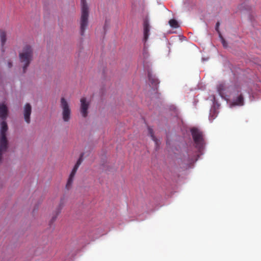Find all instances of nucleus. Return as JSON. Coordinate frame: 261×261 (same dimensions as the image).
Listing matches in <instances>:
<instances>
[{"label": "nucleus", "mask_w": 261, "mask_h": 261, "mask_svg": "<svg viewBox=\"0 0 261 261\" xmlns=\"http://www.w3.org/2000/svg\"><path fill=\"white\" fill-rule=\"evenodd\" d=\"M20 63L23 65V72H26L28 67L33 60V50L32 46L29 44L25 45L21 53L19 54Z\"/></svg>", "instance_id": "1"}, {"label": "nucleus", "mask_w": 261, "mask_h": 261, "mask_svg": "<svg viewBox=\"0 0 261 261\" xmlns=\"http://www.w3.org/2000/svg\"><path fill=\"white\" fill-rule=\"evenodd\" d=\"M82 14L80 19V34L84 36L88 24L89 8L86 0H81Z\"/></svg>", "instance_id": "2"}, {"label": "nucleus", "mask_w": 261, "mask_h": 261, "mask_svg": "<svg viewBox=\"0 0 261 261\" xmlns=\"http://www.w3.org/2000/svg\"><path fill=\"white\" fill-rule=\"evenodd\" d=\"M8 126L6 121L3 120L1 123V137H0V161L3 151H6L8 148V140L6 137V132Z\"/></svg>", "instance_id": "3"}, {"label": "nucleus", "mask_w": 261, "mask_h": 261, "mask_svg": "<svg viewBox=\"0 0 261 261\" xmlns=\"http://www.w3.org/2000/svg\"><path fill=\"white\" fill-rule=\"evenodd\" d=\"M60 107L62 111L61 115L63 121L69 122L71 119V109L69 102L64 97L61 98Z\"/></svg>", "instance_id": "4"}, {"label": "nucleus", "mask_w": 261, "mask_h": 261, "mask_svg": "<svg viewBox=\"0 0 261 261\" xmlns=\"http://www.w3.org/2000/svg\"><path fill=\"white\" fill-rule=\"evenodd\" d=\"M191 132L196 147L199 149L202 148L204 144L202 132L194 127L191 129Z\"/></svg>", "instance_id": "5"}, {"label": "nucleus", "mask_w": 261, "mask_h": 261, "mask_svg": "<svg viewBox=\"0 0 261 261\" xmlns=\"http://www.w3.org/2000/svg\"><path fill=\"white\" fill-rule=\"evenodd\" d=\"M83 156H84V154L81 153L79 159H78L77 161L76 162L75 165H74V166L69 175L67 184L66 185V188L68 190L71 187L75 174L79 166H80V165L81 164V163H82V162L83 161Z\"/></svg>", "instance_id": "6"}, {"label": "nucleus", "mask_w": 261, "mask_h": 261, "mask_svg": "<svg viewBox=\"0 0 261 261\" xmlns=\"http://www.w3.org/2000/svg\"><path fill=\"white\" fill-rule=\"evenodd\" d=\"M80 101L81 103L80 108L81 113L84 117H86L88 115L89 102L86 101V99L85 97L82 98Z\"/></svg>", "instance_id": "7"}, {"label": "nucleus", "mask_w": 261, "mask_h": 261, "mask_svg": "<svg viewBox=\"0 0 261 261\" xmlns=\"http://www.w3.org/2000/svg\"><path fill=\"white\" fill-rule=\"evenodd\" d=\"M148 77L152 88L156 89L160 83L159 80L155 77V75L150 71H148Z\"/></svg>", "instance_id": "8"}, {"label": "nucleus", "mask_w": 261, "mask_h": 261, "mask_svg": "<svg viewBox=\"0 0 261 261\" xmlns=\"http://www.w3.org/2000/svg\"><path fill=\"white\" fill-rule=\"evenodd\" d=\"M32 112V107L30 103H26L24 107V118L27 123L30 122V115Z\"/></svg>", "instance_id": "9"}, {"label": "nucleus", "mask_w": 261, "mask_h": 261, "mask_svg": "<svg viewBox=\"0 0 261 261\" xmlns=\"http://www.w3.org/2000/svg\"><path fill=\"white\" fill-rule=\"evenodd\" d=\"M150 24L147 18H145L143 21L144 40L146 42L149 35Z\"/></svg>", "instance_id": "10"}, {"label": "nucleus", "mask_w": 261, "mask_h": 261, "mask_svg": "<svg viewBox=\"0 0 261 261\" xmlns=\"http://www.w3.org/2000/svg\"><path fill=\"white\" fill-rule=\"evenodd\" d=\"M8 113V108L4 103H0V118L5 120L6 119Z\"/></svg>", "instance_id": "11"}, {"label": "nucleus", "mask_w": 261, "mask_h": 261, "mask_svg": "<svg viewBox=\"0 0 261 261\" xmlns=\"http://www.w3.org/2000/svg\"><path fill=\"white\" fill-rule=\"evenodd\" d=\"M63 206V203L62 202H61V203H60V204L59 205V207L57 208V211H56L55 215L52 217V218L50 221V223H49L50 225H51V224H53L55 221L58 215L61 213V211Z\"/></svg>", "instance_id": "12"}, {"label": "nucleus", "mask_w": 261, "mask_h": 261, "mask_svg": "<svg viewBox=\"0 0 261 261\" xmlns=\"http://www.w3.org/2000/svg\"><path fill=\"white\" fill-rule=\"evenodd\" d=\"M234 105L242 106L244 104V98L242 95H239L233 101Z\"/></svg>", "instance_id": "13"}, {"label": "nucleus", "mask_w": 261, "mask_h": 261, "mask_svg": "<svg viewBox=\"0 0 261 261\" xmlns=\"http://www.w3.org/2000/svg\"><path fill=\"white\" fill-rule=\"evenodd\" d=\"M0 37L2 45L3 46L6 41V34L5 31L0 30Z\"/></svg>", "instance_id": "14"}, {"label": "nucleus", "mask_w": 261, "mask_h": 261, "mask_svg": "<svg viewBox=\"0 0 261 261\" xmlns=\"http://www.w3.org/2000/svg\"><path fill=\"white\" fill-rule=\"evenodd\" d=\"M225 85L224 83H220L217 86L218 91L221 95L223 94V91L225 90Z\"/></svg>", "instance_id": "15"}, {"label": "nucleus", "mask_w": 261, "mask_h": 261, "mask_svg": "<svg viewBox=\"0 0 261 261\" xmlns=\"http://www.w3.org/2000/svg\"><path fill=\"white\" fill-rule=\"evenodd\" d=\"M169 23L170 27L173 28H177L179 27L177 21L174 19H170Z\"/></svg>", "instance_id": "16"}, {"label": "nucleus", "mask_w": 261, "mask_h": 261, "mask_svg": "<svg viewBox=\"0 0 261 261\" xmlns=\"http://www.w3.org/2000/svg\"><path fill=\"white\" fill-rule=\"evenodd\" d=\"M148 132H149V134L150 135V136H151L152 139L155 142L156 145H158V140L155 138V137L154 136L152 129L149 127Z\"/></svg>", "instance_id": "17"}, {"label": "nucleus", "mask_w": 261, "mask_h": 261, "mask_svg": "<svg viewBox=\"0 0 261 261\" xmlns=\"http://www.w3.org/2000/svg\"><path fill=\"white\" fill-rule=\"evenodd\" d=\"M220 36L221 37V42L223 45V46L224 47H227V42L225 40V39L221 36V35L220 34Z\"/></svg>", "instance_id": "18"}, {"label": "nucleus", "mask_w": 261, "mask_h": 261, "mask_svg": "<svg viewBox=\"0 0 261 261\" xmlns=\"http://www.w3.org/2000/svg\"><path fill=\"white\" fill-rule=\"evenodd\" d=\"M219 25H220V23L219 22H217V23H216V30L219 33Z\"/></svg>", "instance_id": "19"}, {"label": "nucleus", "mask_w": 261, "mask_h": 261, "mask_svg": "<svg viewBox=\"0 0 261 261\" xmlns=\"http://www.w3.org/2000/svg\"><path fill=\"white\" fill-rule=\"evenodd\" d=\"M8 68H10L12 66V63L11 62L8 63Z\"/></svg>", "instance_id": "20"}, {"label": "nucleus", "mask_w": 261, "mask_h": 261, "mask_svg": "<svg viewBox=\"0 0 261 261\" xmlns=\"http://www.w3.org/2000/svg\"><path fill=\"white\" fill-rule=\"evenodd\" d=\"M144 56H145V55H146V56H147V53H146V52H144Z\"/></svg>", "instance_id": "21"}]
</instances>
